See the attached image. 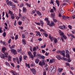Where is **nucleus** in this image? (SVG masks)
<instances>
[{
    "label": "nucleus",
    "instance_id": "nucleus-5",
    "mask_svg": "<svg viewBox=\"0 0 75 75\" xmlns=\"http://www.w3.org/2000/svg\"><path fill=\"white\" fill-rule=\"evenodd\" d=\"M6 4L8 6H13V2L11 1H6Z\"/></svg>",
    "mask_w": 75,
    "mask_h": 75
},
{
    "label": "nucleus",
    "instance_id": "nucleus-6",
    "mask_svg": "<svg viewBox=\"0 0 75 75\" xmlns=\"http://www.w3.org/2000/svg\"><path fill=\"white\" fill-rule=\"evenodd\" d=\"M11 52L13 53L14 55H16L17 54V51L14 49H12L11 50Z\"/></svg>",
    "mask_w": 75,
    "mask_h": 75
},
{
    "label": "nucleus",
    "instance_id": "nucleus-54",
    "mask_svg": "<svg viewBox=\"0 0 75 75\" xmlns=\"http://www.w3.org/2000/svg\"><path fill=\"white\" fill-rule=\"evenodd\" d=\"M68 27L70 30H72V26L69 25H68Z\"/></svg>",
    "mask_w": 75,
    "mask_h": 75
},
{
    "label": "nucleus",
    "instance_id": "nucleus-31",
    "mask_svg": "<svg viewBox=\"0 0 75 75\" xmlns=\"http://www.w3.org/2000/svg\"><path fill=\"white\" fill-rule=\"evenodd\" d=\"M4 55H5V57L6 58H7V57H8V53L7 52H5L4 53Z\"/></svg>",
    "mask_w": 75,
    "mask_h": 75
},
{
    "label": "nucleus",
    "instance_id": "nucleus-22",
    "mask_svg": "<svg viewBox=\"0 0 75 75\" xmlns=\"http://www.w3.org/2000/svg\"><path fill=\"white\" fill-rule=\"evenodd\" d=\"M11 19L12 20H14L15 18V16H14V14H12V15H11Z\"/></svg>",
    "mask_w": 75,
    "mask_h": 75
},
{
    "label": "nucleus",
    "instance_id": "nucleus-33",
    "mask_svg": "<svg viewBox=\"0 0 75 75\" xmlns=\"http://www.w3.org/2000/svg\"><path fill=\"white\" fill-rule=\"evenodd\" d=\"M18 38V35H16L15 36V40H17Z\"/></svg>",
    "mask_w": 75,
    "mask_h": 75
},
{
    "label": "nucleus",
    "instance_id": "nucleus-48",
    "mask_svg": "<svg viewBox=\"0 0 75 75\" xmlns=\"http://www.w3.org/2000/svg\"><path fill=\"white\" fill-rule=\"evenodd\" d=\"M35 23L36 24H37V25H41V24L40 23H37V22H35Z\"/></svg>",
    "mask_w": 75,
    "mask_h": 75
},
{
    "label": "nucleus",
    "instance_id": "nucleus-56",
    "mask_svg": "<svg viewBox=\"0 0 75 75\" xmlns=\"http://www.w3.org/2000/svg\"><path fill=\"white\" fill-rule=\"evenodd\" d=\"M16 18L17 20V21H18V20H19V19H20V18L19 17H18V16H17L16 17Z\"/></svg>",
    "mask_w": 75,
    "mask_h": 75
},
{
    "label": "nucleus",
    "instance_id": "nucleus-8",
    "mask_svg": "<svg viewBox=\"0 0 75 75\" xmlns=\"http://www.w3.org/2000/svg\"><path fill=\"white\" fill-rule=\"evenodd\" d=\"M31 71L33 73V74H35L36 73V70L34 68H32L31 69Z\"/></svg>",
    "mask_w": 75,
    "mask_h": 75
},
{
    "label": "nucleus",
    "instance_id": "nucleus-30",
    "mask_svg": "<svg viewBox=\"0 0 75 75\" xmlns=\"http://www.w3.org/2000/svg\"><path fill=\"white\" fill-rule=\"evenodd\" d=\"M50 70L52 71L54 69V66H51L50 67Z\"/></svg>",
    "mask_w": 75,
    "mask_h": 75
},
{
    "label": "nucleus",
    "instance_id": "nucleus-50",
    "mask_svg": "<svg viewBox=\"0 0 75 75\" xmlns=\"http://www.w3.org/2000/svg\"><path fill=\"white\" fill-rule=\"evenodd\" d=\"M13 1L14 3H16V4H17L18 3V1L17 0H13Z\"/></svg>",
    "mask_w": 75,
    "mask_h": 75
},
{
    "label": "nucleus",
    "instance_id": "nucleus-9",
    "mask_svg": "<svg viewBox=\"0 0 75 75\" xmlns=\"http://www.w3.org/2000/svg\"><path fill=\"white\" fill-rule=\"evenodd\" d=\"M59 33H60V36H62V35H64V32H62L61 30H59Z\"/></svg>",
    "mask_w": 75,
    "mask_h": 75
},
{
    "label": "nucleus",
    "instance_id": "nucleus-18",
    "mask_svg": "<svg viewBox=\"0 0 75 75\" xmlns=\"http://www.w3.org/2000/svg\"><path fill=\"white\" fill-rule=\"evenodd\" d=\"M37 13L38 16H41L42 15V13H41L38 11H37Z\"/></svg>",
    "mask_w": 75,
    "mask_h": 75
},
{
    "label": "nucleus",
    "instance_id": "nucleus-35",
    "mask_svg": "<svg viewBox=\"0 0 75 75\" xmlns=\"http://www.w3.org/2000/svg\"><path fill=\"white\" fill-rule=\"evenodd\" d=\"M62 70H63V69H60V68H59L58 69V71H59V72L60 73L62 71Z\"/></svg>",
    "mask_w": 75,
    "mask_h": 75
},
{
    "label": "nucleus",
    "instance_id": "nucleus-15",
    "mask_svg": "<svg viewBox=\"0 0 75 75\" xmlns=\"http://www.w3.org/2000/svg\"><path fill=\"white\" fill-rule=\"evenodd\" d=\"M21 18V20L23 21H25V16H22Z\"/></svg>",
    "mask_w": 75,
    "mask_h": 75
},
{
    "label": "nucleus",
    "instance_id": "nucleus-60",
    "mask_svg": "<svg viewBox=\"0 0 75 75\" xmlns=\"http://www.w3.org/2000/svg\"><path fill=\"white\" fill-rule=\"evenodd\" d=\"M6 65H7V66H8V67H10V64H9L8 63V62H6Z\"/></svg>",
    "mask_w": 75,
    "mask_h": 75
},
{
    "label": "nucleus",
    "instance_id": "nucleus-57",
    "mask_svg": "<svg viewBox=\"0 0 75 75\" xmlns=\"http://www.w3.org/2000/svg\"><path fill=\"white\" fill-rule=\"evenodd\" d=\"M40 22L41 24V25L44 24V22H43V21H40Z\"/></svg>",
    "mask_w": 75,
    "mask_h": 75
},
{
    "label": "nucleus",
    "instance_id": "nucleus-27",
    "mask_svg": "<svg viewBox=\"0 0 75 75\" xmlns=\"http://www.w3.org/2000/svg\"><path fill=\"white\" fill-rule=\"evenodd\" d=\"M56 3L57 4L58 7H59V1L56 0Z\"/></svg>",
    "mask_w": 75,
    "mask_h": 75
},
{
    "label": "nucleus",
    "instance_id": "nucleus-34",
    "mask_svg": "<svg viewBox=\"0 0 75 75\" xmlns=\"http://www.w3.org/2000/svg\"><path fill=\"white\" fill-rule=\"evenodd\" d=\"M25 64L26 67H27V68L28 67V68H30V64H28L27 63H26Z\"/></svg>",
    "mask_w": 75,
    "mask_h": 75
},
{
    "label": "nucleus",
    "instance_id": "nucleus-29",
    "mask_svg": "<svg viewBox=\"0 0 75 75\" xmlns=\"http://www.w3.org/2000/svg\"><path fill=\"white\" fill-rule=\"evenodd\" d=\"M37 54V52L36 51H34L33 52V56L34 57H36V54Z\"/></svg>",
    "mask_w": 75,
    "mask_h": 75
},
{
    "label": "nucleus",
    "instance_id": "nucleus-46",
    "mask_svg": "<svg viewBox=\"0 0 75 75\" xmlns=\"http://www.w3.org/2000/svg\"><path fill=\"white\" fill-rule=\"evenodd\" d=\"M18 16L20 18H21L22 17V15H21V13H19Z\"/></svg>",
    "mask_w": 75,
    "mask_h": 75
},
{
    "label": "nucleus",
    "instance_id": "nucleus-28",
    "mask_svg": "<svg viewBox=\"0 0 75 75\" xmlns=\"http://www.w3.org/2000/svg\"><path fill=\"white\" fill-rule=\"evenodd\" d=\"M1 57L3 59H4V57H5L4 54H1Z\"/></svg>",
    "mask_w": 75,
    "mask_h": 75
},
{
    "label": "nucleus",
    "instance_id": "nucleus-64",
    "mask_svg": "<svg viewBox=\"0 0 75 75\" xmlns=\"http://www.w3.org/2000/svg\"><path fill=\"white\" fill-rule=\"evenodd\" d=\"M41 58H42V59H44L45 58V56L43 55H42Z\"/></svg>",
    "mask_w": 75,
    "mask_h": 75
},
{
    "label": "nucleus",
    "instance_id": "nucleus-63",
    "mask_svg": "<svg viewBox=\"0 0 75 75\" xmlns=\"http://www.w3.org/2000/svg\"><path fill=\"white\" fill-rule=\"evenodd\" d=\"M6 33L5 32L3 34V36L4 37H6Z\"/></svg>",
    "mask_w": 75,
    "mask_h": 75
},
{
    "label": "nucleus",
    "instance_id": "nucleus-61",
    "mask_svg": "<svg viewBox=\"0 0 75 75\" xmlns=\"http://www.w3.org/2000/svg\"><path fill=\"white\" fill-rule=\"evenodd\" d=\"M42 51L43 54H45V51L44 50H42Z\"/></svg>",
    "mask_w": 75,
    "mask_h": 75
},
{
    "label": "nucleus",
    "instance_id": "nucleus-14",
    "mask_svg": "<svg viewBox=\"0 0 75 75\" xmlns=\"http://www.w3.org/2000/svg\"><path fill=\"white\" fill-rule=\"evenodd\" d=\"M55 14L54 13H52L51 15V17H52L53 18H54L55 17Z\"/></svg>",
    "mask_w": 75,
    "mask_h": 75
},
{
    "label": "nucleus",
    "instance_id": "nucleus-44",
    "mask_svg": "<svg viewBox=\"0 0 75 75\" xmlns=\"http://www.w3.org/2000/svg\"><path fill=\"white\" fill-rule=\"evenodd\" d=\"M25 4L26 5H27V6H28L29 7H31V5L30 4H29L28 3H26Z\"/></svg>",
    "mask_w": 75,
    "mask_h": 75
},
{
    "label": "nucleus",
    "instance_id": "nucleus-47",
    "mask_svg": "<svg viewBox=\"0 0 75 75\" xmlns=\"http://www.w3.org/2000/svg\"><path fill=\"white\" fill-rule=\"evenodd\" d=\"M37 50V48L35 47H34L33 49V51H35Z\"/></svg>",
    "mask_w": 75,
    "mask_h": 75
},
{
    "label": "nucleus",
    "instance_id": "nucleus-7",
    "mask_svg": "<svg viewBox=\"0 0 75 75\" xmlns=\"http://www.w3.org/2000/svg\"><path fill=\"white\" fill-rule=\"evenodd\" d=\"M59 28L62 30H65V26L64 25L62 26H59Z\"/></svg>",
    "mask_w": 75,
    "mask_h": 75
},
{
    "label": "nucleus",
    "instance_id": "nucleus-3",
    "mask_svg": "<svg viewBox=\"0 0 75 75\" xmlns=\"http://www.w3.org/2000/svg\"><path fill=\"white\" fill-rule=\"evenodd\" d=\"M56 53H57V54H59V53H60L61 55L64 56V57H65V54L64 53H63L62 51H61V50H60L57 51Z\"/></svg>",
    "mask_w": 75,
    "mask_h": 75
},
{
    "label": "nucleus",
    "instance_id": "nucleus-4",
    "mask_svg": "<svg viewBox=\"0 0 75 75\" xmlns=\"http://www.w3.org/2000/svg\"><path fill=\"white\" fill-rule=\"evenodd\" d=\"M13 60L15 62L16 61L18 64H20V61H19V60L18 59V58L17 57L16 58H13Z\"/></svg>",
    "mask_w": 75,
    "mask_h": 75
},
{
    "label": "nucleus",
    "instance_id": "nucleus-16",
    "mask_svg": "<svg viewBox=\"0 0 75 75\" xmlns=\"http://www.w3.org/2000/svg\"><path fill=\"white\" fill-rule=\"evenodd\" d=\"M22 42L23 44L24 45H25V44H26V41H25V39H23L22 40Z\"/></svg>",
    "mask_w": 75,
    "mask_h": 75
},
{
    "label": "nucleus",
    "instance_id": "nucleus-53",
    "mask_svg": "<svg viewBox=\"0 0 75 75\" xmlns=\"http://www.w3.org/2000/svg\"><path fill=\"white\" fill-rule=\"evenodd\" d=\"M40 31L41 32H42V31H43V32H45V30H43L42 29H41L40 30Z\"/></svg>",
    "mask_w": 75,
    "mask_h": 75
},
{
    "label": "nucleus",
    "instance_id": "nucleus-13",
    "mask_svg": "<svg viewBox=\"0 0 75 75\" xmlns=\"http://www.w3.org/2000/svg\"><path fill=\"white\" fill-rule=\"evenodd\" d=\"M6 48L5 47H4L2 48V51L3 53H4L6 51Z\"/></svg>",
    "mask_w": 75,
    "mask_h": 75
},
{
    "label": "nucleus",
    "instance_id": "nucleus-19",
    "mask_svg": "<svg viewBox=\"0 0 75 75\" xmlns=\"http://www.w3.org/2000/svg\"><path fill=\"white\" fill-rule=\"evenodd\" d=\"M35 62L36 64H38V62H40V60L38 58H36L35 60Z\"/></svg>",
    "mask_w": 75,
    "mask_h": 75
},
{
    "label": "nucleus",
    "instance_id": "nucleus-11",
    "mask_svg": "<svg viewBox=\"0 0 75 75\" xmlns=\"http://www.w3.org/2000/svg\"><path fill=\"white\" fill-rule=\"evenodd\" d=\"M62 18L63 19H64V20H67V19L69 18V17L67 16H62Z\"/></svg>",
    "mask_w": 75,
    "mask_h": 75
},
{
    "label": "nucleus",
    "instance_id": "nucleus-24",
    "mask_svg": "<svg viewBox=\"0 0 75 75\" xmlns=\"http://www.w3.org/2000/svg\"><path fill=\"white\" fill-rule=\"evenodd\" d=\"M8 11L9 14H10V16H11V15H12V14H13V12L11 11L10 10H8Z\"/></svg>",
    "mask_w": 75,
    "mask_h": 75
},
{
    "label": "nucleus",
    "instance_id": "nucleus-12",
    "mask_svg": "<svg viewBox=\"0 0 75 75\" xmlns=\"http://www.w3.org/2000/svg\"><path fill=\"white\" fill-rule=\"evenodd\" d=\"M56 58L59 60H61V59H62V58L61 57V56H60L59 55H57L56 56Z\"/></svg>",
    "mask_w": 75,
    "mask_h": 75
},
{
    "label": "nucleus",
    "instance_id": "nucleus-2",
    "mask_svg": "<svg viewBox=\"0 0 75 75\" xmlns=\"http://www.w3.org/2000/svg\"><path fill=\"white\" fill-rule=\"evenodd\" d=\"M65 52L66 53V58H70V55H69V52L68 50H65Z\"/></svg>",
    "mask_w": 75,
    "mask_h": 75
},
{
    "label": "nucleus",
    "instance_id": "nucleus-62",
    "mask_svg": "<svg viewBox=\"0 0 75 75\" xmlns=\"http://www.w3.org/2000/svg\"><path fill=\"white\" fill-rule=\"evenodd\" d=\"M11 66H12L13 67V68H14L15 67V65H14V64L11 63Z\"/></svg>",
    "mask_w": 75,
    "mask_h": 75
},
{
    "label": "nucleus",
    "instance_id": "nucleus-36",
    "mask_svg": "<svg viewBox=\"0 0 75 75\" xmlns=\"http://www.w3.org/2000/svg\"><path fill=\"white\" fill-rule=\"evenodd\" d=\"M28 55H29V56L32 54V53L30 51L28 52Z\"/></svg>",
    "mask_w": 75,
    "mask_h": 75
},
{
    "label": "nucleus",
    "instance_id": "nucleus-40",
    "mask_svg": "<svg viewBox=\"0 0 75 75\" xmlns=\"http://www.w3.org/2000/svg\"><path fill=\"white\" fill-rule=\"evenodd\" d=\"M22 37L23 38H25V35L24 34H22Z\"/></svg>",
    "mask_w": 75,
    "mask_h": 75
},
{
    "label": "nucleus",
    "instance_id": "nucleus-38",
    "mask_svg": "<svg viewBox=\"0 0 75 75\" xmlns=\"http://www.w3.org/2000/svg\"><path fill=\"white\" fill-rule=\"evenodd\" d=\"M68 59H67V61L68 62H71V59L69 57H67Z\"/></svg>",
    "mask_w": 75,
    "mask_h": 75
},
{
    "label": "nucleus",
    "instance_id": "nucleus-59",
    "mask_svg": "<svg viewBox=\"0 0 75 75\" xmlns=\"http://www.w3.org/2000/svg\"><path fill=\"white\" fill-rule=\"evenodd\" d=\"M18 52H21V49H19L17 50Z\"/></svg>",
    "mask_w": 75,
    "mask_h": 75
},
{
    "label": "nucleus",
    "instance_id": "nucleus-21",
    "mask_svg": "<svg viewBox=\"0 0 75 75\" xmlns=\"http://www.w3.org/2000/svg\"><path fill=\"white\" fill-rule=\"evenodd\" d=\"M19 59L20 62H21V61H22V56L21 55L19 57Z\"/></svg>",
    "mask_w": 75,
    "mask_h": 75
},
{
    "label": "nucleus",
    "instance_id": "nucleus-52",
    "mask_svg": "<svg viewBox=\"0 0 75 75\" xmlns=\"http://www.w3.org/2000/svg\"><path fill=\"white\" fill-rule=\"evenodd\" d=\"M15 47V45H12L11 47H10V49H12V48H14V47Z\"/></svg>",
    "mask_w": 75,
    "mask_h": 75
},
{
    "label": "nucleus",
    "instance_id": "nucleus-23",
    "mask_svg": "<svg viewBox=\"0 0 75 75\" xmlns=\"http://www.w3.org/2000/svg\"><path fill=\"white\" fill-rule=\"evenodd\" d=\"M12 74H13L12 75H16V71L13 70H12L11 71H10Z\"/></svg>",
    "mask_w": 75,
    "mask_h": 75
},
{
    "label": "nucleus",
    "instance_id": "nucleus-25",
    "mask_svg": "<svg viewBox=\"0 0 75 75\" xmlns=\"http://www.w3.org/2000/svg\"><path fill=\"white\" fill-rule=\"evenodd\" d=\"M35 33H37V34H38V35H39L40 37H41V35L40 34V32H38V31H36Z\"/></svg>",
    "mask_w": 75,
    "mask_h": 75
},
{
    "label": "nucleus",
    "instance_id": "nucleus-17",
    "mask_svg": "<svg viewBox=\"0 0 75 75\" xmlns=\"http://www.w3.org/2000/svg\"><path fill=\"white\" fill-rule=\"evenodd\" d=\"M49 38L50 39L51 41H53L54 38V37H51V36H50L49 37Z\"/></svg>",
    "mask_w": 75,
    "mask_h": 75
},
{
    "label": "nucleus",
    "instance_id": "nucleus-51",
    "mask_svg": "<svg viewBox=\"0 0 75 75\" xmlns=\"http://www.w3.org/2000/svg\"><path fill=\"white\" fill-rule=\"evenodd\" d=\"M30 66L31 67H33L35 66V64L34 63H32L30 65Z\"/></svg>",
    "mask_w": 75,
    "mask_h": 75
},
{
    "label": "nucleus",
    "instance_id": "nucleus-26",
    "mask_svg": "<svg viewBox=\"0 0 75 75\" xmlns=\"http://www.w3.org/2000/svg\"><path fill=\"white\" fill-rule=\"evenodd\" d=\"M53 40H54V42L55 44H57V41H58V40H57V39L54 38Z\"/></svg>",
    "mask_w": 75,
    "mask_h": 75
},
{
    "label": "nucleus",
    "instance_id": "nucleus-58",
    "mask_svg": "<svg viewBox=\"0 0 75 75\" xmlns=\"http://www.w3.org/2000/svg\"><path fill=\"white\" fill-rule=\"evenodd\" d=\"M53 21L54 23H57V20L56 19H53Z\"/></svg>",
    "mask_w": 75,
    "mask_h": 75
},
{
    "label": "nucleus",
    "instance_id": "nucleus-10",
    "mask_svg": "<svg viewBox=\"0 0 75 75\" xmlns=\"http://www.w3.org/2000/svg\"><path fill=\"white\" fill-rule=\"evenodd\" d=\"M49 25H50V27H53V26H54V25H55V24H54V22H51V23H50Z\"/></svg>",
    "mask_w": 75,
    "mask_h": 75
},
{
    "label": "nucleus",
    "instance_id": "nucleus-39",
    "mask_svg": "<svg viewBox=\"0 0 75 75\" xmlns=\"http://www.w3.org/2000/svg\"><path fill=\"white\" fill-rule=\"evenodd\" d=\"M23 58L25 60H26V59H27V56L26 55L23 56Z\"/></svg>",
    "mask_w": 75,
    "mask_h": 75
},
{
    "label": "nucleus",
    "instance_id": "nucleus-32",
    "mask_svg": "<svg viewBox=\"0 0 75 75\" xmlns=\"http://www.w3.org/2000/svg\"><path fill=\"white\" fill-rule=\"evenodd\" d=\"M30 58H32V59H34V56L33 55V54H31V55H30L29 56Z\"/></svg>",
    "mask_w": 75,
    "mask_h": 75
},
{
    "label": "nucleus",
    "instance_id": "nucleus-43",
    "mask_svg": "<svg viewBox=\"0 0 75 75\" xmlns=\"http://www.w3.org/2000/svg\"><path fill=\"white\" fill-rule=\"evenodd\" d=\"M44 35H45V36L46 37H47L48 36V35L47 34H46V33L45 32L44 33Z\"/></svg>",
    "mask_w": 75,
    "mask_h": 75
},
{
    "label": "nucleus",
    "instance_id": "nucleus-45",
    "mask_svg": "<svg viewBox=\"0 0 75 75\" xmlns=\"http://www.w3.org/2000/svg\"><path fill=\"white\" fill-rule=\"evenodd\" d=\"M70 36H71L72 38H75V36L74 35H72V34H70Z\"/></svg>",
    "mask_w": 75,
    "mask_h": 75
},
{
    "label": "nucleus",
    "instance_id": "nucleus-49",
    "mask_svg": "<svg viewBox=\"0 0 75 75\" xmlns=\"http://www.w3.org/2000/svg\"><path fill=\"white\" fill-rule=\"evenodd\" d=\"M50 13H54V11L53 9H51L50 11Z\"/></svg>",
    "mask_w": 75,
    "mask_h": 75
},
{
    "label": "nucleus",
    "instance_id": "nucleus-37",
    "mask_svg": "<svg viewBox=\"0 0 75 75\" xmlns=\"http://www.w3.org/2000/svg\"><path fill=\"white\" fill-rule=\"evenodd\" d=\"M47 25H49L50 24V21L48 20L47 21Z\"/></svg>",
    "mask_w": 75,
    "mask_h": 75
},
{
    "label": "nucleus",
    "instance_id": "nucleus-42",
    "mask_svg": "<svg viewBox=\"0 0 75 75\" xmlns=\"http://www.w3.org/2000/svg\"><path fill=\"white\" fill-rule=\"evenodd\" d=\"M62 38H64V39H65V40H66L67 39V37L66 36H65V35H62Z\"/></svg>",
    "mask_w": 75,
    "mask_h": 75
},
{
    "label": "nucleus",
    "instance_id": "nucleus-1",
    "mask_svg": "<svg viewBox=\"0 0 75 75\" xmlns=\"http://www.w3.org/2000/svg\"><path fill=\"white\" fill-rule=\"evenodd\" d=\"M42 61V62L41 61H40L39 63V65L42 67H43V65H45V63L44 62V59H43Z\"/></svg>",
    "mask_w": 75,
    "mask_h": 75
},
{
    "label": "nucleus",
    "instance_id": "nucleus-41",
    "mask_svg": "<svg viewBox=\"0 0 75 75\" xmlns=\"http://www.w3.org/2000/svg\"><path fill=\"white\" fill-rule=\"evenodd\" d=\"M11 57L10 56H9L8 57V61H11Z\"/></svg>",
    "mask_w": 75,
    "mask_h": 75
},
{
    "label": "nucleus",
    "instance_id": "nucleus-20",
    "mask_svg": "<svg viewBox=\"0 0 75 75\" xmlns=\"http://www.w3.org/2000/svg\"><path fill=\"white\" fill-rule=\"evenodd\" d=\"M23 11L24 13H25V12L27 11V9L25 7H23Z\"/></svg>",
    "mask_w": 75,
    "mask_h": 75
},
{
    "label": "nucleus",
    "instance_id": "nucleus-55",
    "mask_svg": "<svg viewBox=\"0 0 75 75\" xmlns=\"http://www.w3.org/2000/svg\"><path fill=\"white\" fill-rule=\"evenodd\" d=\"M22 24V22L20 21L18 22V25H21Z\"/></svg>",
    "mask_w": 75,
    "mask_h": 75
}]
</instances>
